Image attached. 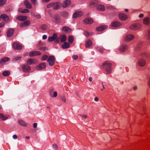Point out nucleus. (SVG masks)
<instances>
[{
  "label": "nucleus",
  "instance_id": "1",
  "mask_svg": "<svg viewBox=\"0 0 150 150\" xmlns=\"http://www.w3.org/2000/svg\"><path fill=\"white\" fill-rule=\"evenodd\" d=\"M62 4L59 2H56L51 3L48 4L47 7V8L52 7L54 10H58L62 6Z\"/></svg>",
  "mask_w": 150,
  "mask_h": 150
},
{
  "label": "nucleus",
  "instance_id": "2",
  "mask_svg": "<svg viewBox=\"0 0 150 150\" xmlns=\"http://www.w3.org/2000/svg\"><path fill=\"white\" fill-rule=\"evenodd\" d=\"M111 64L108 62H105L103 64V68L106 71L108 74H110L111 73Z\"/></svg>",
  "mask_w": 150,
  "mask_h": 150
},
{
  "label": "nucleus",
  "instance_id": "3",
  "mask_svg": "<svg viewBox=\"0 0 150 150\" xmlns=\"http://www.w3.org/2000/svg\"><path fill=\"white\" fill-rule=\"evenodd\" d=\"M54 57L53 56H50L47 59L49 65L50 67L53 66L54 64Z\"/></svg>",
  "mask_w": 150,
  "mask_h": 150
},
{
  "label": "nucleus",
  "instance_id": "4",
  "mask_svg": "<svg viewBox=\"0 0 150 150\" xmlns=\"http://www.w3.org/2000/svg\"><path fill=\"white\" fill-rule=\"evenodd\" d=\"M141 27V25L138 23L132 24L130 27L131 30H136L139 29Z\"/></svg>",
  "mask_w": 150,
  "mask_h": 150
},
{
  "label": "nucleus",
  "instance_id": "5",
  "mask_svg": "<svg viewBox=\"0 0 150 150\" xmlns=\"http://www.w3.org/2000/svg\"><path fill=\"white\" fill-rule=\"evenodd\" d=\"M23 71L27 73L29 72L31 70V68L30 66L27 64H23L22 66Z\"/></svg>",
  "mask_w": 150,
  "mask_h": 150
},
{
  "label": "nucleus",
  "instance_id": "6",
  "mask_svg": "<svg viewBox=\"0 0 150 150\" xmlns=\"http://www.w3.org/2000/svg\"><path fill=\"white\" fill-rule=\"evenodd\" d=\"M134 38V36L132 34H129L125 36V40L126 42H129L132 40Z\"/></svg>",
  "mask_w": 150,
  "mask_h": 150
},
{
  "label": "nucleus",
  "instance_id": "7",
  "mask_svg": "<svg viewBox=\"0 0 150 150\" xmlns=\"http://www.w3.org/2000/svg\"><path fill=\"white\" fill-rule=\"evenodd\" d=\"M30 22L29 20H27L24 22L21 23L20 24L21 27L24 28L28 26L30 24Z\"/></svg>",
  "mask_w": 150,
  "mask_h": 150
},
{
  "label": "nucleus",
  "instance_id": "8",
  "mask_svg": "<svg viewBox=\"0 0 150 150\" xmlns=\"http://www.w3.org/2000/svg\"><path fill=\"white\" fill-rule=\"evenodd\" d=\"M37 60L34 59H32L30 58L28 59L26 61V63L27 64V65H30L35 64L37 63Z\"/></svg>",
  "mask_w": 150,
  "mask_h": 150
},
{
  "label": "nucleus",
  "instance_id": "9",
  "mask_svg": "<svg viewBox=\"0 0 150 150\" xmlns=\"http://www.w3.org/2000/svg\"><path fill=\"white\" fill-rule=\"evenodd\" d=\"M14 30L13 28H9L7 31L6 33L7 36L8 37H11L13 34Z\"/></svg>",
  "mask_w": 150,
  "mask_h": 150
},
{
  "label": "nucleus",
  "instance_id": "10",
  "mask_svg": "<svg viewBox=\"0 0 150 150\" xmlns=\"http://www.w3.org/2000/svg\"><path fill=\"white\" fill-rule=\"evenodd\" d=\"M128 48V46L126 45H122L120 47L119 50L121 52H124L127 50Z\"/></svg>",
  "mask_w": 150,
  "mask_h": 150
},
{
  "label": "nucleus",
  "instance_id": "11",
  "mask_svg": "<svg viewBox=\"0 0 150 150\" xmlns=\"http://www.w3.org/2000/svg\"><path fill=\"white\" fill-rule=\"evenodd\" d=\"M46 66V63L45 62H43L38 65L36 67V69L38 70H41L44 69Z\"/></svg>",
  "mask_w": 150,
  "mask_h": 150
},
{
  "label": "nucleus",
  "instance_id": "12",
  "mask_svg": "<svg viewBox=\"0 0 150 150\" xmlns=\"http://www.w3.org/2000/svg\"><path fill=\"white\" fill-rule=\"evenodd\" d=\"M137 64L139 66L142 67L145 65L146 62L144 59H140L138 61Z\"/></svg>",
  "mask_w": 150,
  "mask_h": 150
},
{
  "label": "nucleus",
  "instance_id": "13",
  "mask_svg": "<svg viewBox=\"0 0 150 150\" xmlns=\"http://www.w3.org/2000/svg\"><path fill=\"white\" fill-rule=\"evenodd\" d=\"M41 53L38 51H34L30 52L29 54V56L31 57H34L36 55H40Z\"/></svg>",
  "mask_w": 150,
  "mask_h": 150
},
{
  "label": "nucleus",
  "instance_id": "14",
  "mask_svg": "<svg viewBox=\"0 0 150 150\" xmlns=\"http://www.w3.org/2000/svg\"><path fill=\"white\" fill-rule=\"evenodd\" d=\"M13 47L15 49L18 50H20L22 48V46L17 42L13 44Z\"/></svg>",
  "mask_w": 150,
  "mask_h": 150
},
{
  "label": "nucleus",
  "instance_id": "15",
  "mask_svg": "<svg viewBox=\"0 0 150 150\" xmlns=\"http://www.w3.org/2000/svg\"><path fill=\"white\" fill-rule=\"evenodd\" d=\"M83 14V13L81 11H78L75 12L73 14V17L74 18L80 17Z\"/></svg>",
  "mask_w": 150,
  "mask_h": 150
},
{
  "label": "nucleus",
  "instance_id": "16",
  "mask_svg": "<svg viewBox=\"0 0 150 150\" xmlns=\"http://www.w3.org/2000/svg\"><path fill=\"white\" fill-rule=\"evenodd\" d=\"M108 28V26L106 25H102L98 27L96 30L98 31H102Z\"/></svg>",
  "mask_w": 150,
  "mask_h": 150
},
{
  "label": "nucleus",
  "instance_id": "17",
  "mask_svg": "<svg viewBox=\"0 0 150 150\" xmlns=\"http://www.w3.org/2000/svg\"><path fill=\"white\" fill-rule=\"evenodd\" d=\"M24 4L27 8L30 9L32 8L31 4L28 0H25L24 1Z\"/></svg>",
  "mask_w": 150,
  "mask_h": 150
},
{
  "label": "nucleus",
  "instance_id": "18",
  "mask_svg": "<svg viewBox=\"0 0 150 150\" xmlns=\"http://www.w3.org/2000/svg\"><path fill=\"white\" fill-rule=\"evenodd\" d=\"M119 16V18L122 21H125L127 18V16L123 13H120Z\"/></svg>",
  "mask_w": 150,
  "mask_h": 150
},
{
  "label": "nucleus",
  "instance_id": "19",
  "mask_svg": "<svg viewBox=\"0 0 150 150\" xmlns=\"http://www.w3.org/2000/svg\"><path fill=\"white\" fill-rule=\"evenodd\" d=\"M10 59L8 57H4L0 61V63L1 65H4V63L7 62L9 61Z\"/></svg>",
  "mask_w": 150,
  "mask_h": 150
},
{
  "label": "nucleus",
  "instance_id": "20",
  "mask_svg": "<svg viewBox=\"0 0 150 150\" xmlns=\"http://www.w3.org/2000/svg\"><path fill=\"white\" fill-rule=\"evenodd\" d=\"M92 45V42L90 40H88L85 42V46L86 47H89Z\"/></svg>",
  "mask_w": 150,
  "mask_h": 150
},
{
  "label": "nucleus",
  "instance_id": "21",
  "mask_svg": "<svg viewBox=\"0 0 150 150\" xmlns=\"http://www.w3.org/2000/svg\"><path fill=\"white\" fill-rule=\"evenodd\" d=\"M96 9L98 10L101 11H104L105 10L104 6L102 4L98 5L96 7Z\"/></svg>",
  "mask_w": 150,
  "mask_h": 150
},
{
  "label": "nucleus",
  "instance_id": "22",
  "mask_svg": "<svg viewBox=\"0 0 150 150\" xmlns=\"http://www.w3.org/2000/svg\"><path fill=\"white\" fill-rule=\"evenodd\" d=\"M143 23L145 25H149L150 22V18L149 17L144 18L143 20Z\"/></svg>",
  "mask_w": 150,
  "mask_h": 150
},
{
  "label": "nucleus",
  "instance_id": "23",
  "mask_svg": "<svg viewBox=\"0 0 150 150\" xmlns=\"http://www.w3.org/2000/svg\"><path fill=\"white\" fill-rule=\"evenodd\" d=\"M121 23L117 21H115L112 22L111 26L114 27H117L120 26Z\"/></svg>",
  "mask_w": 150,
  "mask_h": 150
},
{
  "label": "nucleus",
  "instance_id": "24",
  "mask_svg": "<svg viewBox=\"0 0 150 150\" xmlns=\"http://www.w3.org/2000/svg\"><path fill=\"white\" fill-rule=\"evenodd\" d=\"M57 35L56 33H54L52 36L48 38V40L50 42L54 41L57 37Z\"/></svg>",
  "mask_w": 150,
  "mask_h": 150
},
{
  "label": "nucleus",
  "instance_id": "25",
  "mask_svg": "<svg viewBox=\"0 0 150 150\" xmlns=\"http://www.w3.org/2000/svg\"><path fill=\"white\" fill-rule=\"evenodd\" d=\"M84 22L86 24H90L92 23L93 22V19L91 18H87L84 19Z\"/></svg>",
  "mask_w": 150,
  "mask_h": 150
},
{
  "label": "nucleus",
  "instance_id": "26",
  "mask_svg": "<svg viewBox=\"0 0 150 150\" xmlns=\"http://www.w3.org/2000/svg\"><path fill=\"white\" fill-rule=\"evenodd\" d=\"M54 20H53V22L55 23H58L60 22V18L58 14H56L54 16Z\"/></svg>",
  "mask_w": 150,
  "mask_h": 150
},
{
  "label": "nucleus",
  "instance_id": "27",
  "mask_svg": "<svg viewBox=\"0 0 150 150\" xmlns=\"http://www.w3.org/2000/svg\"><path fill=\"white\" fill-rule=\"evenodd\" d=\"M70 46V45L69 43L67 42H64L62 45V47L64 49H67L69 48Z\"/></svg>",
  "mask_w": 150,
  "mask_h": 150
},
{
  "label": "nucleus",
  "instance_id": "28",
  "mask_svg": "<svg viewBox=\"0 0 150 150\" xmlns=\"http://www.w3.org/2000/svg\"><path fill=\"white\" fill-rule=\"evenodd\" d=\"M27 18L25 16H19L17 17V19L21 21H23L26 20Z\"/></svg>",
  "mask_w": 150,
  "mask_h": 150
},
{
  "label": "nucleus",
  "instance_id": "29",
  "mask_svg": "<svg viewBox=\"0 0 150 150\" xmlns=\"http://www.w3.org/2000/svg\"><path fill=\"white\" fill-rule=\"evenodd\" d=\"M70 4V0H66L64 2V5L63 6V8H66L69 6Z\"/></svg>",
  "mask_w": 150,
  "mask_h": 150
},
{
  "label": "nucleus",
  "instance_id": "30",
  "mask_svg": "<svg viewBox=\"0 0 150 150\" xmlns=\"http://www.w3.org/2000/svg\"><path fill=\"white\" fill-rule=\"evenodd\" d=\"M60 39L61 42H64L66 40L67 37L64 35H62L60 36Z\"/></svg>",
  "mask_w": 150,
  "mask_h": 150
},
{
  "label": "nucleus",
  "instance_id": "31",
  "mask_svg": "<svg viewBox=\"0 0 150 150\" xmlns=\"http://www.w3.org/2000/svg\"><path fill=\"white\" fill-rule=\"evenodd\" d=\"M18 122L19 124L23 126L26 127L27 125L26 123L21 120H19L18 121Z\"/></svg>",
  "mask_w": 150,
  "mask_h": 150
},
{
  "label": "nucleus",
  "instance_id": "32",
  "mask_svg": "<svg viewBox=\"0 0 150 150\" xmlns=\"http://www.w3.org/2000/svg\"><path fill=\"white\" fill-rule=\"evenodd\" d=\"M62 30L65 32H68L70 31L71 29L68 27L64 26L62 28Z\"/></svg>",
  "mask_w": 150,
  "mask_h": 150
},
{
  "label": "nucleus",
  "instance_id": "33",
  "mask_svg": "<svg viewBox=\"0 0 150 150\" xmlns=\"http://www.w3.org/2000/svg\"><path fill=\"white\" fill-rule=\"evenodd\" d=\"M98 3V2L96 0H93L90 3V5L92 6H96Z\"/></svg>",
  "mask_w": 150,
  "mask_h": 150
},
{
  "label": "nucleus",
  "instance_id": "34",
  "mask_svg": "<svg viewBox=\"0 0 150 150\" xmlns=\"http://www.w3.org/2000/svg\"><path fill=\"white\" fill-rule=\"evenodd\" d=\"M95 48L97 50L101 53L103 52L104 50V49L101 47H96Z\"/></svg>",
  "mask_w": 150,
  "mask_h": 150
},
{
  "label": "nucleus",
  "instance_id": "35",
  "mask_svg": "<svg viewBox=\"0 0 150 150\" xmlns=\"http://www.w3.org/2000/svg\"><path fill=\"white\" fill-rule=\"evenodd\" d=\"M2 75L5 76H8L10 74V72L8 71H4L2 73Z\"/></svg>",
  "mask_w": 150,
  "mask_h": 150
},
{
  "label": "nucleus",
  "instance_id": "36",
  "mask_svg": "<svg viewBox=\"0 0 150 150\" xmlns=\"http://www.w3.org/2000/svg\"><path fill=\"white\" fill-rule=\"evenodd\" d=\"M0 118L1 119L3 120H5L7 119V117L5 116L2 114H0Z\"/></svg>",
  "mask_w": 150,
  "mask_h": 150
},
{
  "label": "nucleus",
  "instance_id": "37",
  "mask_svg": "<svg viewBox=\"0 0 150 150\" xmlns=\"http://www.w3.org/2000/svg\"><path fill=\"white\" fill-rule=\"evenodd\" d=\"M141 55L142 57L145 58H146L148 57V54L147 53L145 52H143L141 54Z\"/></svg>",
  "mask_w": 150,
  "mask_h": 150
},
{
  "label": "nucleus",
  "instance_id": "38",
  "mask_svg": "<svg viewBox=\"0 0 150 150\" xmlns=\"http://www.w3.org/2000/svg\"><path fill=\"white\" fill-rule=\"evenodd\" d=\"M47 26L45 24H43L42 25L41 27V29L42 30H45L47 29Z\"/></svg>",
  "mask_w": 150,
  "mask_h": 150
},
{
  "label": "nucleus",
  "instance_id": "39",
  "mask_svg": "<svg viewBox=\"0 0 150 150\" xmlns=\"http://www.w3.org/2000/svg\"><path fill=\"white\" fill-rule=\"evenodd\" d=\"M74 40V38L72 36H70L68 38V41L69 43H72Z\"/></svg>",
  "mask_w": 150,
  "mask_h": 150
},
{
  "label": "nucleus",
  "instance_id": "40",
  "mask_svg": "<svg viewBox=\"0 0 150 150\" xmlns=\"http://www.w3.org/2000/svg\"><path fill=\"white\" fill-rule=\"evenodd\" d=\"M107 8L110 10H113L115 9V8L112 6H108L107 7Z\"/></svg>",
  "mask_w": 150,
  "mask_h": 150
},
{
  "label": "nucleus",
  "instance_id": "41",
  "mask_svg": "<svg viewBox=\"0 0 150 150\" xmlns=\"http://www.w3.org/2000/svg\"><path fill=\"white\" fill-rule=\"evenodd\" d=\"M21 58V57H18L13 59L12 61L13 62L17 61Z\"/></svg>",
  "mask_w": 150,
  "mask_h": 150
},
{
  "label": "nucleus",
  "instance_id": "42",
  "mask_svg": "<svg viewBox=\"0 0 150 150\" xmlns=\"http://www.w3.org/2000/svg\"><path fill=\"white\" fill-rule=\"evenodd\" d=\"M62 15L64 17H66L68 16V13L66 11H63L62 13Z\"/></svg>",
  "mask_w": 150,
  "mask_h": 150
},
{
  "label": "nucleus",
  "instance_id": "43",
  "mask_svg": "<svg viewBox=\"0 0 150 150\" xmlns=\"http://www.w3.org/2000/svg\"><path fill=\"white\" fill-rule=\"evenodd\" d=\"M84 35L86 37H88L90 34H92L91 33H89L87 31H85L83 33Z\"/></svg>",
  "mask_w": 150,
  "mask_h": 150
},
{
  "label": "nucleus",
  "instance_id": "44",
  "mask_svg": "<svg viewBox=\"0 0 150 150\" xmlns=\"http://www.w3.org/2000/svg\"><path fill=\"white\" fill-rule=\"evenodd\" d=\"M6 1V0H0V6L4 5Z\"/></svg>",
  "mask_w": 150,
  "mask_h": 150
},
{
  "label": "nucleus",
  "instance_id": "45",
  "mask_svg": "<svg viewBox=\"0 0 150 150\" xmlns=\"http://www.w3.org/2000/svg\"><path fill=\"white\" fill-rule=\"evenodd\" d=\"M32 4L35 6H36L37 5V0H30Z\"/></svg>",
  "mask_w": 150,
  "mask_h": 150
},
{
  "label": "nucleus",
  "instance_id": "46",
  "mask_svg": "<svg viewBox=\"0 0 150 150\" xmlns=\"http://www.w3.org/2000/svg\"><path fill=\"white\" fill-rule=\"evenodd\" d=\"M48 58V56L46 55H44L42 58V59L43 61L46 60Z\"/></svg>",
  "mask_w": 150,
  "mask_h": 150
},
{
  "label": "nucleus",
  "instance_id": "47",
  "mask_svg": "<svg viewBox=\"0 0 150 150\" xmlns=\"http://www.w3.org/2000/svg\"><path fill=\"white\" fill-rule=\"evenodd\" d=\"M29 12V10L27 9H24L22 10V13H27Z\"/></svg>",
  "mask_w": 150,
  "mask_h": 150
},
{
  "label": "nucleus",
  "instance_id": "48",
  "mask_svg": "<svg viewBox=\"0 0 150 150\" xmlns=\"http://www.w3.org/2000/svg\"><path fill=\"white\" fill-rule=\"evenodd\" d=\"M54 41V42L55 43H58L59 41V37H57V36L56 38V39H55Z\"/></svg>",
  "mask_w": 150,
  "mask_h": 150
},
{
  "label": "nucleus",
  "instance_id": "49",
  "mask_svg": "<svg viewBox=\"0 0 150 150\" xmlns=\"http://www.w3.org/2000/svg\"><path fill=\"white\" fill-rule=\"evenodd\" d=\"M39 50H42L45 51L46 50H47L48 49L47 47H41L39 48Z\"/></svg>",
  "mask_w": 150,
  "mask_h": 150
},
{
  "label": "nucleus",
  "instance_id": "50",
  "mask_svg": "<svg viewBox=\"0 0 150 150\" xmlns=\"http://www.w3.org/2000/svg\"><path fill=\"white\" fill-rule=\"evenodd\" d=\"M53 147L55 150H57L58 148L57 145L56 144H54L53 145Z\"/></svg>",
  "mask_w": 150,
  "mask_h": 150
},
{
  "label": "nucleus",
  "instance_id": "51",
  "mask_svg": "<svg viewBox=\"0 0 150 150\" xmlns=\"http://www.w3.org/2000/svg\"><path fill=\"white\" fill-rule=\"evenodd\" d=\"M73 59L74 60H76L78 58V56L77 55H74L72 56Z\"/></svg>",
  "mask_w": 150,
  "mask_h": 150
},
{
  "label": "nucleus",
  "instance_id": "52",
  "mask_svg": "<svg viewBox=\"0 0 150 150\" xmlns=\"http://www.w3.org/2000/svg\"><path fill=\"white\" fill-rule=\"evenodd\" d=\"M147 37L148 40H150V30L148 31Z\"/></svg>",
  "mask_w": 150,
  "mask_h": 150
},
{
  "label": "nucleus",
  "instance_id": "53",
  "mask_svg": "<svg viewBox=\"0 0 150 150\" xmlns=\"http://www.w3.org/2000/svg\"><path fill=\"white\" fill-rule=\"evenodd\" d=\"M61 99L63 102H64L65 103L66 102V98L64 96H62L61 98Z\"/></svg>",
  "mask_w": 150,
  "mask_h": 150
},
{
  "label": "nucleus",
  "instance_id": "54",
  "mask_svg": "<svg viewBox=\"0 0 150 150\" xmlns=\"http://www.w3.org/2000/svg\"><path fill=\"white\" fill-rule=\"evenodd\" d=\"M57 93L56 91H54V94L53 96V97H55L57 96Z\"/></svg>",
  "mask_w": 150,
  "mask_h": 150
},
{
  "label": "nucleus",
  "instance_id": "55",
  "mask_svg": "<svg viewBox=\"0 0 150 150\" xmlns=\"http://www.w3.org/2000/svg\"><path fill=\"white\" fill-rule=\"evenodd\" d=\"M80 116L83 118H86L87 117V116L86 115H80Z\"/></svg>",
  "mask_w": 150,
  "mask_h": 150
},
{
  "label": "nucleus",
  "instance_id": "56",
  "mask_svg": "<svg viewBox=\"0 0 150 150\" xmlns=\"http://www.w3.org/2000/svg\"><path fill=\"white\" fill-rule=\"evenodd\" d=\"M5 23L4 22H2L0 23V28H1L4 26Z\"/></svg>",
  "mask_w": 150,
  "mask_h": 150
},
{
  "label": "nucleus",
  "instance_id": "57",
  "mask_svg": "<svg viewBox=\"0 0 150 150\" xmlns=\"http://www.w3.org/2000/svg\"><path fill=\"white\" fill-rule=\"evenodd\" d=\"M35 17H36V18H41V16L40 14H38L37 15H36Z\"/></svg>",
  "mask_w": 150,
  "mask_h": 150
},
{
  "label": "nucleus",
  "instance_id": "58",
  "mask_svg": "<svg viewBox=\"0 0 150 150\" xmlns=\"http://www.w3.org/2000/svg\"><path fill=\"white\" fill-rule=\"evenodd\" d=\"M47 36L46 35H44L42 36V39L43 40H45L47 38Z\"/></svg>",
  "mask_w": 150,
  "mask_h": 150
},
{
  "label": "nucleus",
  "instance_id": "59",
  "mask_svg": "<svg viewBox=\"0 0 150 150\" xmlns=\"http://www.w3.org/2000/svg\"><path fill=\"white\" fill-rule=\"evenodd\" d=\"M37 123H34L33 124V127L34 128H35L37 127Z\"/></svg>",
  "mask_w": 150,
  "mask_h": 150
},
{
  "label": "nucleus",
  "instance_id": "60",
  "mask_svg": "<svg viewBox=\"0 0 150 150\" xmlns=\"http://www.w3.org/2000/svg\"><path fill=\"white\" fill-rule=\"evenodd\" d=\"M13 137L14 139H16L17 138V136L16 135L14 134L13 135Z\"/></svg>",
  "mask_w": 150,
  "mask_h": 150
},
{
  "label": "nucleus",
  "instance_id": "61",
  "mask_svg": "<svg viewBox=\"0 0 150 150\" xmlns=\"http://www.w3.org/2000/svg\"><path fill=\"white\" fill-rule=\"evenodd\" d=\"M144 14H140L139 16V18H142L144 16Z\"/></svg>",
  "mask_w": 150,
  "mask_h": 150
},
{
  "label": "nucleus",
  "instance_id": "62",
  "mask_svg": "<svg viewBox=\"0 0 150 150\" xmlns=\"http://www.w3.org/2000/svg\"><path fill=\"white\" fill-rule=\"evenodd\" d=\"M31 15V16H34V17H35V13L33 12H31V14H30Z\"/></svg>",
  "mask_w": 150,
  "mask_h": 150
},
{
  "label": "nucleus",
  "instance_id": "63",
  "mask_svg": "<svg viewBox=\"0 0 150 150\" xmlns=\"http://www.w3.org/2000/svg\"><path fill=\"white\" fill-rule=\"evenodd\" d=\"M137 86H134L133 88V90L134 91H136V90H137Z\"/></svg>",
  "mask_w": 150,
  "mask_h": 150
},
{
  "label": "nucleus",
  "instance_id": "64",
  "mask_svg": "<svg viewBox=\"0 0 150 150\" xmlns=\"http://www.w3.org/2000/svg\"><path fill=\"white\" fill-rule=\"evenodd\" d=\"M94 100L96 102H97L98 101V98L97 97H96L94 98Z\"/></svg>",
  "mask_w": 150,
  "mask_h": 150
}]
</instances>
